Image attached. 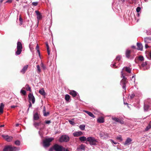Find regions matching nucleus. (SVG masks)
I'll return each instance as SVG.
<instances>
[{
    "label": "nucleus",
    "instance_id": "obj_1",
    "mask_svg": "<svg viewBox=\"0 0 151 151\" xmlns=\"http://www.w3.org/2000/svg\"><path fill=\"white\" fill-rule=\"evenodd\" d=\"M123 70H124L127 73H131V69L129 67H125L123 68L121 72V77L123 78L120 82V84L122 86V88L125 90H126V84L127 83V78L124 76Z\"/></svg>",
    "mask_w": 151,
    "mask_h": 151
},
{
    "label": "nucleus",
    "instance_id": "obj_2",
    "mask_svg": "<svg viewBox=\"0 0 151 151\" xmlns=\"http://www.w3.org/2000/svg\"><path fill=\"white\" fill-rule=\"evenodd\" d=\"M87 141L91 145H96L97 142V140L94 137H90L87 138Z\"/></svg>",
    "mask_w": 151,
    "mask_h": 151
},
{
    "label": "nucleus",
    "instance_id": "obj_3",
    "mask_svg": "<svg viewBox=\"0 0 151 151\" xmlns=\"http://www.w3.org/2000/svg\"><path fill=\"white\" fill-rule=\"evenodd\" d=\"M54 139L53 137L46 138L43 141V145L44 147H47L49 146L50 143Z\"/></svg>",
    "mask_w": 151,
    "mask_h": 151
},
{
    "label": "nucleus",
    "instance_id": "obj_4",
    "mask_svg": "<svg viewBox=\"0 0 151 151\" xmlns=\"http://www.w3.org/2000/svg\"><path fill=\"white\" fill-rule=\"evenodd\" d=\"M22 43L18 41L17 43V51L16 52V55H18L20 54L22 51Z\"/></svg>",
    "mask_w": 151,
    "mask_h": 151
},
{
    "label": "nucleus",
    "instance_id": "obj_5",
    "mask_svg": "<svg viewBox=\"0 0 151 151\" xmlns=\"http://www.w3.org/2000/svg\"><path fill=\"white\" fill-rule=\"evenodd\" d=\"M19 149L15 147L11 146H7L5 147L3 150V151H18Z\"/></svg>",
    "mask_w": 151,
    "mask_h": 151
},
{
    "label": "nucleus",
    "instance_id": "obj_6",
    "mask_svg": "<svg viewBox=\"0 0 151 151\" xmlns=\"http://www.w3.org/2000/svg\"><path fill=\"white\" fill-rule=\"evenodd\" d=\"M69 140V137L68 136L66 135H63L60 137L59 141L60 142H67Z\"/></svg>",
    "mask_w": 151,
    "mask_h": 151
},
{
    "label": "nucleus",
    "instance_id": "obj_7",
    "mask_svg": "<svg viewBox=\"0 0 151 151\" xmlns=\"http://www.w3.org/2000/svg\"><path fill=\"white\" fill-rule=\"evenodd\" d=\"M53 149L56 151H64L65 148L61 145L55 144L53 146Z\"/></svg>",
    "mask_w": 151,
    "mask_h": 151
},
{
    "label": "nucleus",
    "instance_id": "obj_8",
    "mask_svg": "<svg viewBox=\"0 0 151 151\" xmlns=\"http://www.w3.org/2000/svg\"><path fill=\"white\" fill-rule=\"evenodd\" d=\"M41 124L44 125V124L42 123L41 122H36L35 121H33V126L37 129H40L41 130L42 129H43L44 127H39L41 126Z\"/></svg>",
    "mask_w": 151,
    "mask_h": 151
},
{
    "label": "nucleus",
    "instance_id": "obj_9",
    "mask_svg": "<svg viewBox=\"0 0 151 151\" xmlns=\"http://www.w3.org/2000/svg\"><path fill=\"white\" fill-rule=\"evenodd\" d=\"M2 137L7 141L9 142L11 141L13 137L11 136H9L8 135H2Z\"/></svg>",
    "mask_w": 151,
    "mask_h": 151
},
{
    "label": "nucleus",
    "instance_id": "obj_10",
    "mask_svg": "<svg viewBox=\"0 0 151 151\" xmlns=\"http://www.w3.org/2000/svg\"><path fill=\"white\" fill-rule=\"evenodd\" d=\"M28 98L29 101H31L32 104L35 103V98L32 94L29 93L28 95Z\"/></svg>",
    "mask_w": 151,
    "mask_h": 151
},
{
    "label": "nucleus",
    "instance_id": "obj_11",
    "mask_svg": "<svg viewBox=\"0 0 151 151\" xmlns=\"http://www.w3.org/2000/svg\"><path fill=\"white\" fill-rule=\"evenodd\" d=\"M73 135L75 137H78L83 135V133L81 131L75 132L73 133Z\"/></svg>",
    "mask_w": 151,
    "mask_h": 151
},
{
    "label": "nucleus",
    "instance_id": "obj_12",
    "mask_svg": "<svg viewBox=\"0 0 151 151\" xmlns=\"http://www.w3.org/2000/svg\"><path fill=\"white\" fill-rule=\"evenodd\" d=\"M39 118V114L37 112L34 114L33 116V121L38 120Z\"/></svg>",
    "mask_w": 151,
    "mask_h": 151
},
{
    "label": "nucleus",
    "instance_id": "obj_13",
    "mask_svg": "<svg viewBox=\"0 0 151 151\" xmlns=\"http://www.w3.org/2000/svg\"><path fill=\"white\" fill-rule=\"evenodd\" d=\"M35 12L37 16V18L38 21L41 19L42 18V16L41 14L38 11H36ZM38 22H39L38 21Z\"/></svg>",
    "mask_w": 151,
    "mask_h": 151
},
{
    "label": "nucleus",
    "instance_id": "obj_14",
    "mask_svg": "<svg viewBox=\"0 0 151 151\" xmlns=\"http://www.w3.org/2000/svg\"><path fill=\"white\" fill-rule=\"evenodd\" d=\"M145 42L146 43H148L151 42V37H146L144 38Z\"/></svg>",
    "mask_w": 151,
    "mask_h": 151
},
{
    "label": "nucleus",
    "instance_id": "obj_15",
    "mask_svg": "<svg viewBox=\"0 0 151 151\" xmlns=\"http://www.w3.org/2000/svg\"><path fill=\"white\" fill-rule=\"evenodd\" d=\"M85 150V146L83 144H81L79 147L77 148V150L78 151L84 150Z\"/></svg>",
    "mask_w": 151,
    "mask_h": 151
},
{
    "label": "nucleus",
    "instance_id": "obj_16",
    "mask_svg": "<svg viewBox=\"0 0 151 151\" xmlns=\"http://www.w3.org/2000/svg\"><path fill=\"white\" fill-rule=\"evenodd\" d=\"M132 141L131 139L129 138H128L125 142L124 143L125 145H129L130 144L131 142Z\"/></svg>",
    "mask_w": 151,
    "mask_h": 151
},
{
    "label": "nucleus",
    "instance_id": "obj_17",
    "mask_svg": "<svg viewBox=\"0 0 151 151\" xmlns=\"http://www.w3.org/2000/svg\"><path fill=\"white\" fill-rule=\"evenodd\" d=\"M28 68L27 65H26L24 66L22 69L21 70L20 72L23 74H24L26 70H27Z\"/></svg>",
    "mask_w": 151,
    "mask_h": 151
},
{
    "label": "nucleus",
    "instance_id": "obj_18",
    "mask_svg": "<svg viewBox=\"0 0 151 151\" xmlns=\"http://www.w3.org/2000/svg\"><path fill=\"white\" fill-rule=\"evenodd\" d=\"M79 140L82 142H84L87 140V138L85 136H82L79 137Z\"/></svg>",
    "mask_w": 151,
    "mask_h": 151
},
{
    "label": "nucleus",
    "instance_id": "obj_19",
    "mask_svg": "<svg viewBox=\"0 0 151 151\" xmlns=\"http://www.w3.org/2000/svg\"><path fill=\"white\" fill-rule=\"evenodd\" d=\"M137 46L138 47V49L140 50H142L143 49V46L142 44L139 43H137Z\"/></svg>",
    "mask_w": 151,
    "mask_h": 151
},
{
    "label": "nucleus",
    "instance_id": "obj_20",
    "mask_svg": "<svg viewBox=\"0 0 151 151\" xmlns=\"http://www.w3.org/2000/svg\"><path fill=\"white\" fill-rule=\"evenodd\" d=\"M77 93L75 91L73 90L70 91V94L73 97H75L77 95Z\"/></svg>",
    "mask_w": 151,
    "mask_h": 151
},
{
    "label": "nucleus",
    "instance_id": "obj_21",
    "mask_svg": "<svg viewBox=\"0 0 151 151\" xmlns=\"http://www.w3.org/2000/svg\"><path fill=\"white\" fill-rule=\"evenodd\" d=\"M84 111L88 114L90 116L92 117L93 118H94L95 117V116L91 112L85 110Z\"/></svg>",
    "mask_w": 151,
    "mask_h": 151
},
{
    "label": "nucleus",
    "instance_id": "obj_22",
    "mask_svg": "<svg viewBox=\"0 0 151 151\" xmlns=\"http://www.w3.org/2000/svg\"><path fill=\"white\" fill-rule=\"evenodd\" d=\"M97 122L99 123H103L104 122V119L103 117H100L97 120Z\"/></svg>",
    "mask_w": 151,
    "mask_h": 151
},
{
    "label": "nucleus",
    "instance_id": "obj_23",
    "mask_svg": "<svg viewBox=\"0 0 151 151\" xmlns=\"http://www.w3.org/2000/svg\"><path fill=\"white\" fill-rule=\"evenodd\" d=\"M40 93L42 96H45L46 94L45 93L43 88H42L39 91Z\"/></svg>",
    "mask_w": 151,
    "mask_h": 151
},
{
    "label": "nucleus",
    "instance_id": "obj_24",
    "mask_svg": "<svg viewBox=\"0 0 151 151\" xmlns=\"http://www.w3.org/2000/svg\"><path fill=\"white\" fill-rule=\"evenodd\" d=\"M4 105L2 103H1L0 106V113H3V109Z\"/></svg>",
    "mask_w": 151,
    "mask_h": 151
},
{
    "label": "nucleus",
    "instance_id": "obj_25",
    "mask_svg": "<svg viewBox=\"0 0 151 151\" xmlns=\"http://www.w3.org/2000/svg\"><path fill=\"white\" fill-rule=\"evenodd\" d=\"M130 51L129 50H127L126 52V56L127 58H129L130 57Z\"/></svg>",
    "mask_w": 151,
    "mask_h": 151
},
{
    "label": "nucleus",
    "instance_id": "obj_26",
    "mask_svg": "<svg viewBox=\"0 0 151 151\" xmlns=\"http://www.w3.org/2000/svg\"><path fill=\"white\" fill-rule=\"evenodd\" d=\"M135 96V95L134 93L132 92L131 94H129L128 97L130 99H132L134 98Z\"/></svg>",
    "mask_w": 151,
    "mask_h": 151
},
{
    "label": "nucleus",
    "instance_id": "obj_27",
    "mask_svg": "<svg viewBox=\"0 0 151 151\" xmlns=\"http://www.w3.org/2000/svg\"><path fill=\"white\" fill-rule=\"evenodd\" d=\"M85 125L84 124H81L79 126L80 129L82 130H84L85 129Z\"/></svg>",
    "mask_w": 151,
    "mask_h": 151
},
{
    "label": "nucleus",
    "instance_id": "obj_28",
    "mask_svg": "<svg viewBox=\"0 0 151 151\" xmlns=\"http://www.w3.org/2000/svg\"><path fill=\"white\" fill-rule=\"evenodd\" d=\"M111 118L115 122H118L119 121V119L117 117H114L113 116H112Z\"/></svg>",
    "mask_w": 151,
    "mask_h": 151
},
{
    "label": "nucleus",
    "instance_id": "obj_29",
    "mask_svg": "<svg viewBox=\"0 0 151 151\" xmlns=\"http://www.w3.org/2000/svg\"><path fill=\"white\" fill-rule=\"evenodd\" d=\"M144 110L146 111H147L149 108V106L148 105H145L144 106Z\"/></svg>",
    "mask_w": 151,
    "mask_h": 151
},
{
    "label": "nucleus",
    "instance_id": "obj_30",
    "mask_svg": "<svg viewBox=\"0 0 151 151\" xmlns=\"http://www.w3.org/2000/svg\"><path fill=\"white\" fill-rule=\"evenodd\" d=\"M70 98V96L68 94H66L65 95V99L66 101H69Z\"/></svg>",
    "mask_w": 151,
    "mask_h": 151
},
{
    "label": "nucleus",
    "instance_id": "obj_31",
    "mask_svg": "<svg viewBox=\"0 0 151 151\" xmlns=\"http://www.w3.org/2000/svg\"><path fill=\"white\" fill-rule=\"evenodd\" d=\"M25 88L27 91H31V88L27 84L25 86Z\"/></svg>",
    "mask_w": 151,
    "mask_h": 151
},
{
    "label": "nucleus",
    "instance_id": "obj_32",
    "mask_svg": "<svg viewBox=\"0 0 151 151\" xmlns=\"http://www.w3.org/2000/svg\"><path fill=\"white\" fill-rule=\"evenodd\" d=\"M41 66L44 70H45L46 69V67L44 65V64L42 62H41Z\"/></svg>",
    "mask_w": 151,
    "mask_h": 151
},
{
    "label": "nucleus",
    "instance_id": "obj_33",
    "mask_svg": "<svg viewBox=\"0 0 151 151\" xmlns=\"http://www.w3.org/2000/svg\"><path fill=\"white\" fill-rule=\"evenodd\" d=\"M37 72L39 73H40L41 72V70L40 69V67L39 65H37Z\"/></svg>",
    "mask_w": 151,
    "mask_h": 151
},
{
    "label": "nucleus",
    "instance_id": "obj_34",
    "mask_svg": "<svg viewBox=\"0 0 151 151\" xmlns=\"http://www.w3.org/2000/svg\"><path fill=\"white\" fill-rule=\"evenodd\" d=\"M109 137V134L104 133V139H106Z\"/></svg>",
    "mask_w": 151,
    "mask_h": 151
},
{
    "label": "nucleus",
    "instance_id": "obj_35",
    "mask_svg": "<svg viewBox=\"0 0 151 151\" xmlns=\"http://www.w3.org/2000/svg\"><path fill=\"white\" fill-rule=\"evenodd\" d=\"M104 133L102 132L99 134V135H100V137H101L103 139H104Z\"/></svg>",
    "mask_w": 151,
    "mask_h": 151
},
{
    "label": "nucleus",
    "instance_id": "obj_36",
    "mask_svg": "<svg viewBox=\"0 0 151 151\" xmlns=\"http://www.w3.org/2000/svg\"><path fill=\"white\" fill-rule=\"evenodd\" d=\"M151 128V126L149 124L148 126H147L145 128V130L146 131H147Z\"/></svg>",
    "mask_w": 151,
    "mask_h": 151
},
{
    "label": "nucleus",
    "instance_id": "obj_37",
    "mask_svg": "<svg viewBox=\"0 0 151 151\" xmlns=\"http://www.w3.org/2000/svg\"><path fill=\"white\" fill-rule=\"evenodd\" d=\"M138 59L141 61H142L144 60V58L142 56H140L138 58Z\"/></svg>",
    "mask_w": 151,
    "mask_h": 151
},
{
    "label": "nucleus",
    "instance_id": "obj_38",
    "mask_svg": "<svg viewBox=\"0 0 151 151\" xmlns=\"http://www.w3.org/2000/svg\"><path fill=\"white\" fill-rule=\"evenodd\" d=\"M21 93L23 94V95H25L26 94V91L24 90H21L20 91Z\"/></svg>",
    "mask_w": 151,
    "mask_h": 151
},
{
    "label": "nucleus",
    "instance_id": "obj_39",
    "mask_svg": "<svg viewBox=\"0 0 151 151\" xmlns=\"http://www.w3.org/2000/svg\"><path fill=\"white\" fill-rule=\"evenodd\" d=\"M116 139L118 140H120V141H122V138L121 136L117 137Z\"/></svg>",
    "mask_w": 151,
    "mask_h": 151
},
{
    "label": "nucleus",
    "instance_id": "obj_40",
    "mask_svg": "<svg viewBox=\"0 0 151 151\" xmlns=\"http://www.w3.org/2000/svg\"><path fill=\"white\" fill-rule=\"evenodd\" d=\"M15 144L17 145H19L20 144V142L19 141L17 140L15 142Z\"/></svg>",
    "mask_w": 151,
    "mask_h": 151
},
{
    "label": "nucleus",
    "instance_id": "obj_41",
    "mask_svg": "<svg viewBox=\"0 0 151 151\" xmlns=\"http://www.w3.org/2000/svg\"><path fill=\"white\" fill-rule=\"evenodd\" d=\"M140 10L141 8L140 7H137L136 9V11L137 13L139 12L140 11Z\"/></svg>",
    "mask_w": 151,
    "mask_h": 151
},
{
    "label": "nucleus",
    "instance_id": "obj_42",
    "mask_svg": "<svg viewBox=\"0 0 151 151\" xmlns=\"http://www.w3.org/2000/svg\"><path fill=\"white\" fill-rule=\"evenodd\" d=\"M147 65V63L146 62H143L141 65L142 67H144Z\"/></svg>",
    "mask_w": 151,
    "mask_h": 151
},
{
    "label": "nucleus",
    "instance_id": "obj_43",
    "mask_svg": "<svg viewBox=\"0 0 151 151\" xmlns=\"http://www.w3.org/2000/svg\"><path fill=\"white\" fill-rule=\"evenodd\" d=\"M68 121L69 123L71 125H73L75 124L74 122L73 121L71 120H69Z\"/></svg>",
    "mask_w": 151,
    "mask_h": 151
},
{
    "label": "nucleus",
    "instance_id": "obj_44",
    "mask_svg": "<svg viewBox=\"0 0 151 151\" xmlns=\"http://www.w3.org/2000/svg\"><path fill=\"white\" fill-rule=\"evenodd\" d=\"M49 114V113L48 112H45L44 114H43V115L45 116H47Z\"/></svg>",
    "mask_w": 151,
    "mask_h": 151
},
{
    "label": "nucleus",
    "instance_id": "obj_45",
    "mask_svg": "<svg viewBox=\"0 0 151 151\" xmlns=\"http://www.w3.org/2000/svg\"><path fill=\"white\" fill-rule=\"evenodd\" d=\"M121 57L120 56H117L116 58V59L117 60L119 61L120 60Z\"/></svg>",
    "mask_w": 151,
    "mask_h": 151
},
{
    "label": "nucleus",
    "instance_id": "obj_46",
    "mask_svg": "<svg viewBox=\"0 0 151 151\" xmlns=\"http://www.w3.org/2000/svg\"><path fill=\"white\" fill-rule=\"evenodd\" d=\"M32 5L34 6H36L38 4V2H33L32 3Z\"/></svg>",
    "mask_w": 151,
    "mask_h": 151
},
{
    "label": "nucleus",
    "instance_id": "obj_47",
    "mask_svg": "<svg viewBox=\"0 0 151 151\" xmlns=\"http://www.w3.org/2000/svg\"><path fill=\"white\" fill-rule=\"evenodd\" d=\"M117 63H114L113 64H112V65H111V67H114L115 66H116V68H118V66H116V65H117Z\"/></svg>",
    "mask_w": 151,
    "mask_h": 151
},
{
    "label": "nucleus",
    "instance_id": "obj_48",
    "mask_svg": "<svg viewBox=\"0 0 151 151\" xmlns=\"http://www.w3.org/2000/svg\"><path fill=\"white\" fill-rule=\"evenodd\" d=\"M110 140L111 142L113 143L114 144L116 145L117 144V142H114L113 140L112 139H111Z\"/></svg>",
    "mask_w": 151,
    "mask_h": 151
},
{
    "label": "nucleus",
    "instance_id": "obj_49",
    "mask_svg": "<svg viewBox=\"0 0 151 151\" xmlns=\"http://www.w3.org/2000/svg\"><path fill=\"white\" fill-rule=\"evenodd\" d=\"M118 122H119L120 123L122 124H124V122L123 121L120 120V119H119V121Z\"/></svg>",
    "mask_w": 151,
    "mask_h": 151
},
{
    "label": "nucleus",
    "instance_id": "obj_50",
    "mask_svg": "<svg viewBox=\"0 0 151 151\" xmlns=\"http://www.w3.org/2000/svg\"><path fill=\"white\" fill-rule=\"evenodd\" d=\"M12 2V0H8L5 2V3H11Z\"/></svg>",
    "mask_w": 151,
    "mask_h": 151
},
{
    "label": "nucleus",
    "instance_id": "obj_51",
    "mask_svg": "<svg viewBox=\"0 0 151 151\" xmlns=\"http://www.w3.org/2000/svg\"><path fill=\"white\" fill-rule=\"evenodd\" d=\"M46 45L47 50L50 49L49 47V46L48 44V43L47 42H46Z\"/></svg>",
    "mask_w": 151,
    "mask_h": 151
},
{
    "label": "nucleus",
    "instance_id": "obj_52",
    "mask_svg": "<svg viewBox=\"0 0 151 151\" xmlns=\"http://www.w3.org/2000/svg\"><path fill=\"white\" fill-rule=\"evenodd\" d=\"M50 122H51L50 120H47L45 121V123L46 124H49L50 123Z\"/></svg>",
    "mask_w": 151,
    "mask_h": 151
},
{
    "label": "nucleus",
    "instance_id": "obj_53",
    "mask_svg": "<svg viewBox=\"0 0 151 151\" xmlns=\"http://www.w3.org/2000/svg\"><path fill=\"white\" fill-rule=\"evenodd\" d=\"M45 112H46V109L45 107H44L43 110V114H44V113H45Z\"/></svg>",
    "mask_w": 151,
    "mask_h": 151
},
{
    "label": "nucleus",
    "instance_id": "obj_54",
    "mask_svg": "<svg viewBox=\"0 0 151 151\" xmlns=\"http://www.w3.org/2000/svg\"><path fill=\"white\" fill-rule=\"evenodd\" d=\"M19 20L20 21V24H22V18L21 17H20L19 18Z\"/></svg>",
    "mask_w": 151,
    "mask_h": 151
},
{
    "label": "nucleus",
    "instance_id": "obj_55",
    "mask_svg": "<svg viewBox=\"0 0 151 151\" xmlns=\"http://www.w3.org/2000/svg\"><path fill=\"white\" fill-rule=\"evenodd\" d=\"M37 52L38 53L39 55V57H40V50H37Z\"/></svg>",
    "mask_w": 151,
    "mask_h": 151
},
{
    "label": "nucleus",
    "instance_id": "obj_56",
    "mask_svg": "<svg viewBox=\"0 0 151 151\" xmlns=\"http://www.w3.org/2000/svg\"><path fill=\"white\" fill-rule=\"evenodd\" d=\"M36 50H39V47L38 44H37V46L36 47Z\"/></svg>",
    "mask_w": 151,
    "mask_h": 151
},
{
    "label": "nucleus",
    "instance_id": "obj_57",
    "mask_svg": "<svg viewBox=\"0 0 151 151\" xmlns=\"http://www.w3.org/2000/svg\"><path fill=\"white\" fill-rule=\"evenodd\" d=\"M32 106V104L30 101H29V108L31 107Z\"/></svg>",
    "mask_w": 151,
    "mask_h": 151
},
{
    "label": "nucleus",
    "instance_id": "obj_58",
    "mask_svg": "<svg viewBox=\"0 0 151 151\" xmlns=\"http://www.w3.org/2000/svg\"><path fill=\"white\" fill-rule=\"evenodd\" d=\"M17 106L13 105V106H11V108H15V107H16Z\"/></svg>",
    "mask_w": 151,
    "mask_h": 151
},
{
    "label": "nucleus",
    "instance_id": "obj_59",
    "mask_svg": "<svg viewBox=\"0 0 151 151\" xmlns=\"http://www.w3.org/2000/svg\"><path fill=\"white\" fill-rule=\"evenodd\" d=\"M147 43H146L145 44V47L146 48H147L149 47L148 45H147Z\"/></svg>",
    "mask_w": 151,
    "mask_h": 151
},
{
    "label": "nucleus",
    "instance_id": "obj_60",
    "mask_svg": "<svg viewBox=\"0 0 151 151\" xmlns=\"http://www.w3.org/2000/svg\"><path fill=\"white\" fill-rule=\"evenodd\" d=\"M47 50V53L48 55H50V49L49 50Z\"/></svg>",
    "mask_w": 151,
    "mask_h": 151
},
{
    "label": "nucleus",
    "instance_id": "obj_61",
    "mask_svg": "<svg viewBox=\"0 0 151 151\" xmlns=\"http://www.w3.org/2000/svg\"><path fill=\"white\" fill-rule=\"evenodd\" d=\"M54 149L53 147V148H51L49 149V151H52Z\"/></svg>",
    "mask_w": 151,
    "mask_h": 151
},
{
    "label": "nucleus",
    "instance_id": "obj_62",
    "mask_svg": "<svg viewBox=\"0 0 151 151\" xmlns=\"http://www.w3.org/2000/svg\"><path fill=\"white\" fill-rule=\"evenodd\" d=\"M39 133L40 134V136L41 137H42V136L41 135L42 134H41V132H40V131H39Z\"/></svg>",
    "mask_w": 151,
    "mask_h": 151
},
{
    "label": "nucleus",
    "instance_id": "obj_63",
    "mask_svg": "<svg viewBox=\"0 0 151 151\" xmlns=\"http://www.w3.org/2000/svg\"><path fill=\"white\" fill-rule=\"evenodd\" d=\"M64 151H69V150L68 149H65Z\"/></svg>",
    "mask_w": 151,
    "mask_h": 151
},
{
    "label": "nucleus",
    "instance_id": "obj_64",
    "mask_svg": "<svg viewBox=\"0 0 151 151\" xmlns=\"http://www.w3.org/2000/svg\"><path fill=\"white\" fill-rule=\"evenodd\" d=\"M147 34L149 35H150L151 34V33L148 32L147 31Z\"/></svg>",
    "mask_w": 151,
    "mask_h": 151
}]
</instances>
